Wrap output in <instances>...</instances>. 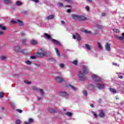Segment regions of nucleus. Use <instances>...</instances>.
<instances>
[{
	"label": "nucleus",
	"mask_w": 124,
	"mask_h": 124,
	"mask_svg": "<svg viewBox=\"0 0 124 124\" xmlns=\"http://www.w3.org/2000/svg\"><path fill=\"white\" fill-rule=\"evenodd\" d=\"M16 111H17V112H18V113H22V112H23V111L21 109H16Z\"/></svg>",
	"instance_id": "de8ad7c7"
},
{
	"label": "nucleus",
	"mask_w": 124,
	"mask_h": 124,
	"mask_svg": "<svg viewBox=\"0 0 124 124\" xmlns=\"http://www.w3.org/2000/svg\"><path fill=\"white\" fill-rule=\"evenodd\" d=\"M97 87L98 88L99 90H102V89L105 88V86L101 84H97Z\"/></svg>",
	"instance_id": "ddd939ff"
},
{
	"label": "nucleus",
	"mask_w": 124,
	"mask_h": 124,
	"mask_svg": "<svg viewBox=\"0 0 124 124\" xmlns=\"http://www.w3.org/2000/svg\"><path fill=\"white\" fill-rule=\"evenodd\" d=\"M31 59H35V57L34 56H31Z\"/></svg>",
	"instance_id": "bf43d9fd"
},
{
	"label": "nucleus",
	"mask_w": 124,
	"mask_h": 124,
	"mask_svg": "<svg viewBox=\"0 0 124 124\" xmlns=\"http://www.w3.org/2000/svg\"><path fill=\"white\" fill-rule=\"evenodd\" d=\"M105 15H106L105 13H102V16H103V17H104V16H105Z\"/></svg>",
	"instance_id": "864d4df0"
},
{
	"label": "nucleus",
	"mask_w": 124,
	"mask_h": 124,
	"mask_svg": "<svg viewBox=\"0 0 124 124\" xmlns=\"http://www.w3.org/2000/svg\"><path fill=\"white\" fill-rule=\"evenodd\" d=\"M21 35H22V36H24V35H26V34L24 32H22L21 33Z\"/></svg>",
	"instance_id": "3c124183"
},
{
	"label": "nucleus",
	"mask_w": 124,
	"mask_h": 124,
	"mask_svg": "<svg viewBox=\"0 0 124 124\" xmlns=\"http://www.w3.org/2000/svg\"><path fill=\"white\" fill-rule=\"evenodd\" d=\"M24 124H31L29 123V122H24Z\"/></svg>",
	"instance_id": "5fc2aeb1"
},
{
	"label": "nucleus",
	"mask_w": 124,
	"mask_h": 124,
	"mask_svg": "<svg viewBox=\"0 0 124 124\" xmlns=\"http://www.w3.org/2000/svg\"><path fill=\"white\" fill-rule=\"evenodd\" d=\"M41 99H42V98L40 97L38 98V100H41Z\"/></svg>",
	"instance_id": "0e129e2a"
},
{
	"label": "nucleus",
	"mask_w": 124,
	"mask_h": 124,
	"mask_svg": "<svg viewBox=\"0 0 124 124\" xmlns=\"http://www.w3.org/2000/svg\"><path fill=\"white\" fill-rule=\"evenodd\" d=\"M97 44H98V48H100V50H102V49H103L102 46H101V44H100V43L98 42Z\"/></svg>",
	"instance_id": "393cba45"
},
{
	"label": "nucleus",
	"mask_w": 124,
	"mask_h": 124,
	"mask_svg": "<svg viewBox=\"0 0 124 124\" xmlns=\"http://www.w3.org/2000/svg\"><path fill=\"white\" fill-rule=\"evenodd\" d=\"M103 27L102 25H97V29L98 30H101L103 29Z\"/></svg>",
	"instance_id": "2f4dec72"
},
{
	"label": "nucleus",
	"mask_w": 124,
	"mask_h": 124,
	"mask_svg": "<svg viewBox=\"0 0 124 124\" xmlns=\"http://www.w3.org/2000/svg\"><path fill=\"white\" fill-rule=\"evenodd\" d=\"M78 78L80 81H83V80H85V76H84V74L82 73L81 71H79V72Z\"/></svg>",
	"instance_id": "20e7f679"
},
{
	"label": "nucleus",
	"mask_w": 124,
	"mask_h": 124,
	"mask_svg": "<svg viewBox=\"0 0 124 124\" xmlns=\"http://www.w3.org/2000/svg\"><path fill=\"white\" fill-rule=\"evenodd\" d=\"M92 113L95 118H97V115H96V113H95V112H94V111H92Z\"/></svg>",
	"instance_id": "ea45409f"
},
{
	"label": "nucleus",
	"mask_w": 124,
	"mask_h": 124,
	"mask_svg": "<svg viewBox=\"0 0 124 124\" xmlns=\"http://www.w3.org/2000/svg\"><path fill=\"white\" fill-rule=\"evenodd\" d=\"M92 79L96 82H99V81H102V78L94 74L92 75Z\"/></svg>",
	"instance_id": "7ed1b4c3"
},
{
	"label": "nucleus",
	"mask_w": 124,
	"mask_h": 124,
	"mask_svg": "<svg viewBox=\"0 0 124 124\" xmlns=\"http://www.w3.org/2000/svg\"><path fill=\"white\" fill-rule=\"evenodd\" d=\"M86 10H87V11H89V10H90V8H89V7H86Z\"/></svg>",
	"instance_id": "8fccbe9b"
},
{
	"label": "nucleus",
	"mask_w": 124,
	"mask_h": 124,
	"mask_svg": "<svg viewBox=\"0 0 124 124\" xmlns=\"http://www.w3.org/2000/svg\"><path fill=\"white\" fill-rule=\"evenodd\" d=\"M73 38L74 39H77L78 41H80L81 40V37L80 35L77 33H76L75 34L73 35Z\"/></svg>",
	"instance_id": "6e6552de"
},
{
	"label": "nucleus",
	"mask_w": 124,
	"mask_h": 124,
	"mask_svg": "<svg viewBox=\"0 0 124 124\" xmlns=\"http://www.w3.org/2000/svg\"><path fill=\"white\" fill-rule=\"evenodd\" d=\"M73 64H77V63H78V61H77V60H75L73 62Z\"/></svg>",
	"instance_id": "a19ab883"
},
{
	"label": "nucleus",
	"mask_w": 124,
	"mask_h": 124,
	"mask_svg": "<svg viewBox=\"0 0 124 124\" xmlns=\"http://www.w3.org/2000/svg\"><path fill=\"white\" fill-rule=\"evenodd\" d=\"M122 36H123V37H124V33H122Z\"/></svg>",
	"instance_id": "338daca9"
},
{
	"label": "nucleus",
	"mask_w": 124,
	"mask_h": 124,
	"mask_svg": "<svg viewBox=\"0 0 124 124\" xmlns=\"http://www.w3.org/2000/svg\"><path fill=\"white\" fill-rule=\"evenodd\" d=\"M46 51L44 50L40 49V51L37 52V55L39 58H42V57L46 56Z\"/></svg>",
	"instance_id": "f257e3e1"
},
{
	"label": "nucleus",
	"mask_w": 124,
	"mask_h": 124,
	"mask_svg": "<svg viewBox=\"0 0 124 124\" xmlns=\"http://www.w3.org/2000/svg\"><path fill=\"white\" fill-rule=\"evenodd\" d=\"M91 107H92V108H93V104H91L90 105Z\"/></svg>",
	"instance_id": "680f3d73"
},
{
	"label": "nucleus",
	"mask_w": 124,
	"mask_h": 124,
	"mask_svg": "<svg viewBox=\"0 0 124 124\" xmlns=\"http://www.w3.org/2000/svg\"><path fill=\"white\" fill-rule=\"evenodd\" d=\"M15 51L17 52H21V48L20 47V46H16L15 47Z\"/></svg>",
	"instance_id": "f8f14e48"
},
{
	"label": "nucleus",
	"mask_w": 124,
	"mask_h": 124,
	"mask_svg": "<svg viewBox=\"0 0 124 124\" xmlns=\"http://www.w3.org/2000/svg\"><path fill=\"white\" fill-rule=\"evenodd\" d=\"M32 89L33 90H34V91H37V92H38V91H39L40 93H41V95L42 96H43L44 95V92L43 91V90H42V89H37L36 88V87L35 86H33L32 87Z\"/></svg>",
	"instance_id": "0eeeda50"
},
{
	"label": "nucleus",
	"mask_w": 124,
	"mask_h": 124,
	"mask_svg": "<svg viewBox=\"0 0 124 124\" xmlns=\"http://www.w3.org/2000/svg\"><path fill=\"white\" fill-rule=\"evenodd\" d=\"M66 115L68 117H71L72 116V113L68 112L66 113Z\"/></svg>",
	"instance_id": "7c9ffc66"
},
{
	"label": "nucleus",
	"mask_w": 124,
	"mask_h": 124,
	"mask_svg": "<svg viewBox=\"0 0 124 124\" xmlns=\"http://www.w3.org/2000/svg\"><path fill=\"white\" fill-rule=\"evenodd\" d=\"M61 24H62V25H63V24H64V21H63V20L61 21Z\"/></svg>",
	"instance_id": "13d9d810"
},
{
	"label": "nucleus",
	"mask_w": 124,
	"mask_h": 124,
	"mask_svg": "<svg viewBox=\"0 0 124 124\" xmlns=\"http://www.w3.org/2000/svg\"><path fill=\"white\" fill-rule=\"evenodd\" d=\"M0 30H3V31L6 30V28L4 26H2V25L0 24Z\"/></svg>",
	"instance_id": "c756f323"
},
{
	"label": "nucleus",
	"mask_w": 124,
	"mask_h": 124,
	"mask_svg": "<svg viewBox=\"0 0 124 124\" xmlns=\"http://www.w3.org/2000/svg\"><path fill=\"white\" fill-rule=\"evenodd\" d=\"M24 83H25V84H31V82L28 81L27 80H25Z\"/></svg>",
	"instance_id": "49530a36"
},
{
	"label": "nucleus",
	"mask_w": 124,
	"mask_h": 124,
	"mask_svg": "<svg viewBox=\"0 0 124 124\" xmlns=\"http://www.w3.org/2000/svg\"><path fill=\"white\" fill-rule=\"evenodd\" d=\"M104 116H105V114L103 110H100L99 117H100V118H104Z\"/></svg>",
	"instance_id": "f3484780"
},
{
	"label": "nucleus",
	"mask_w": 124,
	"mask_h": 124,
	"mask_svg": "<svg viewBox=\"0 0 124 124\" xmlns=\"http://www.w3.org/2000/svg\"><path fill=\"white\" fill-rule=\"evenodd\" d=\"M85 48H86V49H87V50H89V51L91 50V46L88 44H85Z\"/></svg>",
	"instance_id": "4be33fe9"
},
{
	"label": "nucleus",
	"mask_w": 124,
	"mask_h": 124,
	"mask_svg": "<svg viewBox=\"0 0 124 124\" xmlns=\"http://www.w3.org/2000/svg\"><path fill=\"white\" fill-rule=\"evenodd\" d=\"M59 95L61 96H63V97H65V98H69L70 97V95L69 94L67 93L64 92V91H62L60 93Z\"/></svg>",
	"instance_id": "f03ea898"
},
{
	"label": "nucleus",
	"mask_w": 124,
	"mask_h": 124,
	"mask_svg": "<svg viewBox=\"0 0 124 124\" xmlns=\"http://www.w3.org/2000/svg\"><path fill=\"white\" fill-rule=\"evenodd\" d=\"M78 20L84 21V20H86V16H79Z\"/></svg>",
	"instance_id": "6ab92c4d"
},
{
	"label": "nucleus",
	"mask_w": 124,
	"mask_h": 124,
	"mask_svg": "<svg viewBox=\"0 0 124 124\" xmlns=\"http://www.w3.org/2000/svg\"><path fill=\"white\" fill-rule=\"evenodd\" d=\"M55 51H56V53L57 56H58V57H60V52H59V50H58L57 48H55Z\"/></svg>",
	"instance_id": "cd10ccee"
},
{
	"label": "nucleus",
	"mask_w": 124,
	"mask_h": 124,
	"mask_svg": "<svg viewBox=\"0 0 124 124\" xmlns=\"http://www.w3.org/2000/svg\"><path fill=\"white\" fill-rule=\"evenodd\" d=\"M83 94H84V95H85V96L88 95V93L87 92V91L84 90L83 91Z\"/></svg>",
	"instance_id": "58836bf2"
},
{
	"label": "nucleus",
	"mask_w": 124,
	"mask_h": 124,
	"mask_svg": "<svg viewBox=\"0 0 124 124\" xmlns=\"http://www.w3.org/2000/svg\"><path fill=\"white\" fill-rule=\"evenodd\" d=\"M83 73L84 74H87V73H89V68L87 66H83Z\"/></svg>",
	"instance_id": "1a4fd4ad"
},
{
	"label": "nucleus",
	"mask_w": 124,
	"mask_h": 124,
	"mask_svg": "<svg viewBox=\"0 0 124 124\" xmlns=\"http://www.w3.org/2000/svg\"><path fill=\"white\" fill-rule=\"evenodd\" d=\"M82 31L83 32H85V33H89L90 34H93V33L91 31H89L88 30H84Z\"/></svg>",
	"instance_id": "b1692460"
},
{
	"label": "nucleus",
	"mask_w": 124,
	"mask_h": 124,
	"mask_svg": "<svg viewBox=\"0 0 124 124\" xmlns=\"http://www.w3.org/2000/svg\"><path fill=\"white\" fill-rule=\"evenodd\" d=\"M28 122L30 124L33 123V119H32V118H29L28 119Z\"/></svg>",
	"instance_id": "473e14b6"
},
{
	"label": "nucleus",
	"mask_w": 124,
	"mask_h": 124,
	"mask_svg": "<svg viewBox=\"0 0 124 124\" xmlns=\"http://www.w3.org/2000/svg\"><path fill=\"white\" fill-rule=\"evenodd\" d=\"M116 99H119V97H116Z\"/></svg>",
	"instance_id": "774afa93"
},
{
	"label": "nucleus",
	"mask_w": 124,
	"mask_h": 124,
	"mask_svg": "<svg viewBox=\"0 0 124 124\" xmlns=\"http://www.w3.org/2000/svg\"><path fill=\"white\" fill-rule=\"evenodd\" d=\"M113 65H117V63H113Z\"/></svg>",
	"instance_id": "69168bd1"
},
{
	"label": "nucleus",
	"mask_w": 124,
	"mask_h": 124,
	"mask_svg": "<svg viewBox=\"0 0 124 124\" xmlns=\"http://www.w3.org/2000/svg\"><path fill=\"white\" fill-rule=\"evenodd\" d=\"M45 36L46 37V38H47V39H50L51 40V41H52V38H51V36H50V35L45 33L44 34Z\"/></svg>",
	"instance_id": "a211bd4d"
},
{
	"label": "nucleus",
	"mask_w": 124,
	"mask_h": 124,
	"mask_svg": "<svg viewBox=\"0 0 124 124\" xmlns=\"http://www.w3.org/2000/svg\"><path fill=\"white\" fill-rule=\"evenodd\" d=\"M32 0V1H34V2H36V3L39 2V0Z\"/></svg>",
	"instance_id": "09e8293b"
},
{
	"label": "nucleus",
	"mask_w": 124,
	"mask_h": 124,
	"mask_svg": "<svg viewBox=\"0 0 124 124\" xmlns=\"http://www.w3.org/2000/svg\"><path fill=\"white\" fill-rule=\"evenodd\" d=\"M4 2L6 4H9V3H11V1L9 0H4Z\"/></svg>",
	"instance_id": "bb28decb"
},
{
	"label": "nucleus",
	"mask_w": 124,
	"mask_h": 124,
	"mask_svg": "<svg viewBox=\"0 0 124 124\" xmlns=\"http://www.w3.org/2000/svg\"><path fill=\"white\" fill-rule=\"evenodd\" d=\"M16 5H21V4H22V2L21 1H17L16 2Z\"/></svg>",
	"instance_id": "72a5a7b5"
},
{
	"label": "nucleus",
	"mask_w": 124,
	"mask_h": 124,
	"mask_svg": "<svg viewBox=\"0 0 124 124\" xmlns=\"http://www.w3.org/2000/svg\"><path fill=\"white\" fill-rule=\"evenodd\" d=\"M2 34H3V32L0 31V35H2Z\"/></svg>",
	"instance_id": "6e6d98bb"
},
{
	"label": "nucleus",
	"mask_w": 124,
	"mask_h": 124,
	"mask_svg": "<svg viewBox=\"0 0 124 124\" xmlns=\"http://www.w3.org/2000/svg\"><path fill=\"white\" fill-rule=\"evenodd\" d=\"M22 54H24V55L28 54V53L27 52V50H22Z\"/></svg>",
	"instance_id": "c9c22d12"
},
{
	"label": "nucleus",
	"mask_w": 124,
	"mask_h": 124,
	"mask_svg": "<svg viewBox=\"0 0 124 124\" xmlns=\"http://www.w3.org/2000/svg\"><path fill=\"white\" fill-rule=\"evenodd\" d=\"M118 78H120V79H123V78H124V77H123V76H119Z\"/></svg>",
	"instance_id": "603ef678"
},
{
	"label": "nucleus",
	"mask_w": 124,
	"mask_h": 124,
	"mask_svg": "<svg viewBox=\"0 0 124 124\" xmlns=\"http://www.w3.org/2000/svg\"><path fill=\"white\" fill-rule=\"evenodd\" d=\"M16 124H21V121H20L19 120H16Z\"/></svg>",
	"instance_id": "4c0bfd02"
},
{
	"label": "nucleus",
	"mask_w": 124,
	"mask_h": 124,
	"mask_svg": "<svg viewBox=\"0 0 124 124\" xmlns=\"http://www.w3.org/2000/svg\"><path fill=\"white\" fill-rule=\"evenodd\" d=\"M48 111L49 112V113H56V110H55L53 108H49Z\"/></svg>",
	"instance_id": "5701e85b"
},
{
	"label": "nucleus",
	"mask_w": 124,
	"mask_h": 124,
	"mask_svg": "<svg viewBox=\"0 0 124 124\" xmlns=\"http://www.w3.org/2000/svg\"><path fill=\"white\" fill-rule=\"evenodd\" d=\"M0 59L1 61H5L6 59V57L5 56H1L0 57Z\"/></svg>",
	"instance_id": "a878e982"
},
{
	"label": "nucleus",
	"mask_w": 124,
	"mask_h": 124,
	"mask_svg": "<svg viewBox=\"0 0 124 124\" xmlns=\"http://www.w3.org/2000/svg\"><path fill=\"white\" fill-rule=\"evenodd\" d=\"M113 31H114V32H116L117 33H119V32H120V31L118 29H114Z\"/></svg>",
	"instance_id": "e433bc0d"
},
{
	"label": "nucleus",
	"mask_w": 124,
	"mask_h": 124,
	"mask_svg": "<svg viewBox=\"0 0 124 124\" xmlns=\"http://www.w3.org/2000/svg\"><path fill=\"white\" fill-rule=\"evenodd\" d=\"M115 36L117 38V39H118V40H120L122 43H124V37L122 36H119L118 35H115Z\"/></svg>",
	"instance_id": "9d476101"
},
{
	"label": "nucleus",
	"mask_w": 124,
	"mask_h": 124,
	"mask_svg": "<svg viewBox=\"0 0 124 124\" xmlns=\"http://www.w3.org/2000/svg\"><path fill=\"white\" fill-rule=\"evenodd\" d=\"M60 67H61V68H62L63 67H64V64L61 63L60 64Z\"/></svg>",
	"instance_id": "c03bdc74"
},
{
	"label": "nucleus",
	"mask_w": 124,
	"mask_h": 124,
	"mask_svg": "<svg viewBox=\"0 0 124 124\" xmlns=\"http://www.w3.org/2000/svg\"><path fill=\"white\" fill-rule=\"evenodd\" d=\"M26 64H31V62L30 61H27L26 62Z\"/></svg>",
	"instance_id": "37998d69"
},
{
	"label": "nucleus",
	"mask_w": 124,
	"mask_h": 124,
	"mask_svg": "<svg viewBox=\"0 0 124 124\" xmlns=\"http://www.w3.org/2000/svg\"><path fill=\"white\" fill-rule=\"evenodd\" d=\"M55 79L58 83H62V82L63 81V78H61L57 77Z\"/></svg>",
	"instance_id": "4468645a"
},
{
	"label": "nucleus",
	"mask_w": 124,
	"mask_h": 124,
	"mask_svg": "<svg viewBox=\"0 0 124 124\" xmlns=\"http://www.w3.org/2000/svg\"><path fill=\"white\" fill-rule=\"evenodd\" d=\"M54 18H55V16L54 15H50L46 17V19L47 20H53Z\"/></svg>",
	"instance_id": "2eb2a0df"
},
{
	"label": "nucleus",
	"mask_w": 124,
	"mask_h": 124,
	"mask_svg": "<svg viewBox=\"0 0 124 124\" xmlns=\"http://www.w3.org/2000/svg\"><path fill=\"white\" fill-rule=\"evenodd\" d=\"M31 44H32V45H35L37 44V41L33 39L31 41Z\"/></svg>",
	"instance_id": "aec40b11"
},
{
	"label": "nucleus",
	"mask_w": 124,
	"mask_h": 124,
	"mask_svg": "<svg viewBox=\"0 0 124 124\" xmlns=\"http://www.w3.org/2000/svg\"><path fill=\"white\" fill-rule=\"evenodd\" d=\"M4 95V93H0V98H2V97H3Z\"/></svg>",
	"instance_id": "f704fd0d"
},
{
	"label": "nucleus",
	"mask_w": 124,
	"mask_h": 124,
	"mask_svg": "<svg viewBox=\"0 0 124 124\" xmlns=\"http://www.w3.org/2000/svg\"><path fill=\"white\" fill-rule=\"evenodd\" d=\"M109 91L111 92V93H117V90H116L114 89L113 88H110Z\"/></svg>",
	"instance_id": "412c9836"
},
{
	"label": "nucleus",
	"mask_w": 124,
	"mask_h": 124,
	"mask_svg": "<svg viewBox=\"0 0 124 124\" xmlns=\"http://www.w3.org/2000/svg\"><path fill=\"white\" fill-rule=\"evenodd\" d=\"M66 7H71L70 5H67L66 6Z\"/></svg>",
	"instance_id": "e2e57ef3"
},
{
	"label": "nucleus",
	"mask_w": 124,
	"mask_h": 124,
	"mask_svg": "<svg viewBox=\"0 0 124 124\" xmlns=\"http://www.w3.org/2000/svg\"><path fill=\"white\" fill-rule=\"evenodd\" d=\"M58 5H59V6H61V7H63V4H62V3H58Z\"/></svg>",
	"instance_id": "79ce46f5"
},
{
	"label": "nucleus",
	"mask_w": 124,
	"mask_h": 124,
	"mask_svg": "<svg viewBox=\"0 0 124 124\" xmlns=\"http://www.w3.org/2000/svg\"><path fill=\"white\" fill-rule=\"evenodd\" d=\"M105 50L108 51V52H110L111 51V46L110 44L107 43L105 45Z\"/></svg>",
	"instance_id": "39448f33"
},
{
	"label": "nucleus",
	"mask_w": 124,
	"mask_h": 124,
	"mask_svg": "<svg viewBox=\"0 0 124 124\" xmlns=\"http://www.w3.org/2000/svg\"><path fill=\"white\" fill-rule=\"evenodd\" d=\"M87 1H88L89 2H92V0H86Z\"/></svg>",
	"instance_id": "052dcab7"
},
{
	"label": "nucleus",
	"mask_w": 124,
	"mask_h": 124,
	"mask_svg": "<svg viewBox=\"0 0 124 124\" xmlns=\"http://www.w3.org/2000/svg\"><path fill=\"white\" fill-rule=\"evenodd\" d=\"M71 10H70V9L67 10L68 13H69L70 12H71Z\"/></svg>",
	"instance_id": "4d7b16f0"
},
{
	"label": "nucleus",
	"mask_w": 124,
	"mask_h": 124,
	"mask_svg": "<svg viewBox=\"0 0 124 124\" xmlns=\"http://www.w3.org/2000/svg\"><path fill=\"white\" fill-rule=\"evenodd\" d=\"M69 87H70L71 89L73 90V91H77V88L74 87V86L69 85Z\"/></svg>",
	"instance_id": "c85d7f7f"
},
{
	"label": "nucleus",
	"mask_w": 124,
	"mask_h": 124,
	"mask_svg": "<svg viewBox=\"0 0 124 124\" xmlns=\"http://www.w3.org/2000/svg\"><path fill=\"white\" fill-rule=\"evenodd\" d=\"M11 23H14V24H18V25H20V26H23L24 24L23 23V21L17 19V20H12Z\"/></svg>",
	"instance_id": "423d86ee"
},
{
	"label": "nucleus",
	"mask_w": 124,
	"mask_h": 124,
	"mask_svg": "<svg viewBox=\"0 0 124 124\" xmlns=\"http://www.w3.org/2000/svg\"><path fill=\"white\" fill-rule=\"evenodd\" d=\"M51 42L56 45H61V43L59 41L56 40L54 39H51Z\"/></svg>",
	"instance_id": "9b49d317"
},
{
	"label": "nucleus",
	"mask_w": 124,
	"mask_h": 124,
	"mask_svg": "<svg viewBox=\"0 0 124 124\" xmlns=\"http://www.w3.org/2000/svg\"><path fill=\"white\" fill-rule=\"evenodd\" d=\"M27 41V40L26 39H23L22 40V44H26V42Z\"/></svg>",
	"instance_id": "a18cd8bd"
},
{
	"label": "nucleus",
	"mask_w": 124,
	"mask_h": 124,
	"mask_svg": "<svg viewBox=\"0 0 124 124\" xmlns=\"http://www.w3.org/2000/svg\"><path fill=\"white\" fill-rule=\"evenodd\" d=\"M72 17L74 20H79V16L77 15H72Z\"/></svg>",
	"instance_id": "dca6fc26"
}]
</instances>
